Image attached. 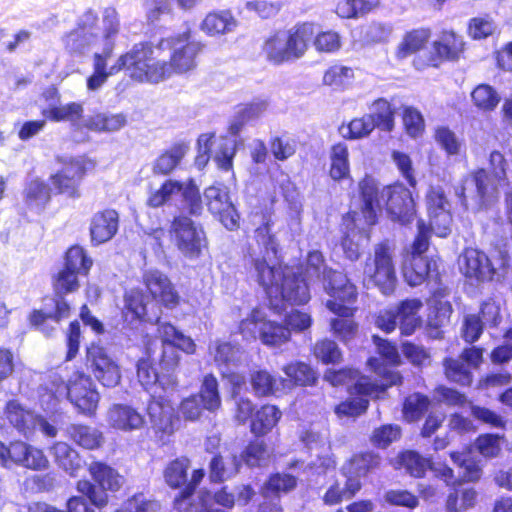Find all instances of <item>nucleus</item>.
<instances>
[{
  "instance_id": "49",
  "label": "nucleus",
  "mask_w": 512,
  "mask_h": 512,
  "mask_svg": "<svg viewBox=\"0 0 512 512\" xmlns=\"http://www.w3.org/2000/svg\"><path fill=\"white\" fill-rule=\"evenodd\" d=\"M446 377L462 386H468L472 383L471 368L461 359L448 358L444 361Z\"/></svg>"
},
{
  "instance_id": "63",
  "label": "nucleus",
  "mask_w": 512,
  "mask_h": 512,
  "mask_svg": "<svg viewBox=\"0 0 512 512\" xmlns=\"http://www.w3.org/2000/svg\"><path fill=\"white\" fill-rule=\"evenodd\" d=\"M313 38V45L320 53H334L341 48V37L336 31L319 32Z\"/></svg>"
},
{
  "instance_id": "7",
  "label": "nucleus",
  "mask_w": 512,
  "mask_h": 512,
  "mask_svg": "<svg viewBox=\"0 0 512 512\" xmlns=\"http://www.w3.org/2000/svg\"><path fill=\"white\" fill-rule=\"evenodd\" d=\"M50 392L55 398H68L82 413L92 415L100 399L92 379L83 372H76L65 383L63 379L54 374L51 376Z\"/></svg>"
},
{
  "instance_id": "60",
  "label": "nucleus",
  "mask_w": 512,
  "mask_h": 512,
  "mask_svg": "<svg viewBox=\"0 0 512 512\" xmlns=\"http://www.w3.org/2000/svg\"><path fill=\"white\" fill-rule=\"evenodd\" d=\"M353 77L354 72L350 67L334 65L324 73L323 83L334 87H344L350 83Z\"/></svg>"
},
{
  "instance_id": "36",
  "label": "nucleus",
  "mask_w": 512,
  "mask_h": 512,
  "mask_svg": "<svg viewBox=\"0 0 512 512\" xmlns=\"http://www.w3.org/2000/svg\"><path fill=\"white\" fill-rule=\"evenodd\" d=\"M126 124L122 114L97 113L84 120L83 126L95 132H115Z\"/></svg>"
},
{
  "instance_id": "48",
  "label": "nucleus",
  "mask_w": 512,
  "mask_h": 512,
  "mask_svg": "<svg viewBox=\"0 0 512 512\" xmlns=\"http://www.w3.org/2000/svg\"><path fill=\"white\" fill-rule=\"evenodd\" d=\"M49 200L50 188L45 182L39 179L29 182L25 189V202L30 208L40 210Z\"/></svg>"
},
{
  "instance_id": "30",
  "label": "nucleus",
  "mask_w": 512,
  "mask_h": 512,
  "mask_svg": "<svg viewBox=\"0 0 512 512\" xmlns=\"http://www.w3.org/2000/svg\"><path fill=\"white\" fill-rule=\"evenodd\" d=\"M288 208L286 212L285 228L282 231L287 240H293L302 232L303 203L298 195L285 194Z\"/></svg>"
},
{
  "instance_id": "51",
  "label": "nucleus",
  "mask_w": 512,
  "mask_h": 512,
  "mask_svg": "<svg viewBox=\"0 0 512 512\" xmlns=\"http://www.w3.org/2000/svg\"><path fill=\"white\" fill-rule=\"evenodd\" d=\"M92 264V259L80 246H73L66 253L64 266L78 275H87Z\"/></svg>"
},
{
  "instance_id": "50",
  "label": "nucleus",
  "mask_w": 512,
  "mask_h": 512,
  "mask_svg": "<svg viewBox=\"0 0 512 512\" xmlns=\"http://www.w3.org/2000/svg\"><path fill=\"white\" fill-rule=\"evenodd\" d=\"M190 461L187 458H177L171 461L164 470V479L171 488H179L187 482V471Z\"/></svg>"
},
{
  "instance_id": "34",
  "label": "nucleus",
  "mask_w": 512,
  "mask_h": 512,
  "mask_svg": "<svg viewBox=\"0 0 512 512\" xmlns=\"http://www.w3.org/2000/svg\"><path fill=\"white\" fill-rule=\"evenodd\" d=\"M83 112L81 103L71 102L63 105L49 104L42 110V115L55 122L68 121L78 126Z\"/></svg>"
},
{
  "instance_id": "47",
  "label": "nucleus",
  "mask_w": 512,
  "mask_h": 512,
  "mask_svg": "<svg viewBox=\"0 0 512 512\" xmlns=\"http://www.w3.org/2000/svg\"><path fill=\"white\" fill-rule=\"evenodd\" d=\"M280 418L281 412L276 406L265 405L257 411L251 430L255 434H265L277 424Z\"/></svg>"
},
{
  "instance_id": "35",
  "label": "nucleus",
  "mask_w": 512,
  "mask_h": 512,
  "mask_svg": "<svg viewBox=\"0 0 512 512\" xmlns=\"http://www.w3.org/2000/svg\"><path fill=\"white\" fill-rule=\"evenodd\" d=\"M403 276L410 286L422 284L430 271V262L421 255H410L403 265Z\"/></svg>"
},
{
  "instance_id": "54",
  "label": "nucleus",
  "mask_w": 512,
  "mask_h": 512,
  "mask_svg": "<svg viewBox=\"0 0 512 512\" xmlns=\"http://www.w3.org/2000/svg\"><path fill=\"white\" fill-rule=\"evenodd\" d=\"M251 386L257 396H269L278 390L277 379L266 370L251 374Z\"/></svg>"
},
{
  "instance_id": "21",
  "label": "nucleus",
  "mask_w": 512,
  "mask_h": 512,
  "mask_svg": "<svg viewBox=\"0 0 512 512\" xmlns=\"http://www.w3.org/2000/svg\"><path fill=\"white\" fill-rule=\"evenodd\" d=\"M357 297L351 301H342L339 298H331L326 301V307L334 314L342 317L331 320V329L333 333L343 342L348 343L354 339L358 332L357 324L351 319L354 309L351 307Z\"/></svg>"
},
{
  "instance_id": "11",
  "label": "nucleus",
  "mask_w": 512,
  "mask_h": 512,
  "mask_svg": "<svg viewBox=\"0 0 512 512\" xmlns=\"http://www.w3.org/2000/svg\"><path fill=\"white\" fill-rule=\"evenodd\" d=\"M240 333L246 339H256L257 331L261 342L270 347L280 346L290 339V329L266 319L265 314L254 309L239 325Z\"/></svg>"
},
{
  "instance_id": "56",
  "label": "nucleus",
  "mask_w": 512,
  "mask_h": 512,
  "mask_svg": "<svg viewBox=\"0 0 512 512\" xmlns=\"http://www.w3.org/2000/svg\"><path fill=\"white\" fill-rule=\"evenodd\" d=\"M126 320L131 315V319H145L146 304L143 293L139 290H130L125 295V312Z\"/></svg>"
},
{
  "instance_id": "64",
  "label": "nucleus",
  "mask_w": 512,
  "mask_h": 512,
  "mask_svg": "<svg viewBox=\"0 0 512 512\" xmlns=\"http://www.w3.org/2000/svg\"><path fill=\"white\" fill-rule=\"evenodd\" d=\"M121 510L125 512H159L160 504L139 493L129 498Z\"/></svg>"
},
{
  "instance_id": "3",
  "label": "nucleus",
  "mask_w": 512,
  "mask_h": 512,
  "mask_svg": "<svg viewBox=\"0 0 512 512\" xmlns=\"http://www.w3.org/2000/svg\"><path fill=\"white\" fill-rule=\"evenodd\" d=\"M491 173L484 168L467 175L462 184L455 188V194L461 204L468 208L469 199L478 210L486 209L498 199L499 186L506 180L507 162L502 153L493 151L489 156Z\"/></svg>"
},
{
  "instance_id": "4",
  "label": "nucleus",
  "mask_w": 512,
  "mask_h": 512,
  "mask_svg": "<svg viewBox=\"0 0 512 512\" xmlns=\"http://www.w3.org/2000/svg\"><path fill=\"white\" fill-rule=\"evenodd\" d=\"M162 49L150 43H137L118 58L114 72L125 70L126 74L136 82L159 83L169 78L171 67L167 61L157 60Z\"/></svg>"
},
{
  "instance_id": "26",
  "label": "nucleus",
  "mask_w": 512,
  "mask_h": 512,
  "mask_svg": "<svg viewBox=\"0 0 512 512\" xmlns=\"http://www.w3.org/2000/svg\"><path fill=\"white\" fill-rule=\"evenodd\" d=\"M238 21L228 10L208 13L200 24V29L209 36H219L233 32Z\"/></svg>"
},
{
  "instance_id": "24",
  "label": "nucleus",
  "mask_w": 512,
  "mask_h": 512,
  "mask_svg": "<svg viewBox=\"0 0 512 512\" xmlns=\"http://www.w3.org/2000/svg\"><path fill=\"white\" fill-rule=\"evenodd\" d=\"M119 215L113 209H106L94 214L90 224L91 241L102 244L110 239L118 231Z\"/></svg>"
},
{
  "instance_id": "1",
  "label": "nucleus",
  "mask_w": 512,
  "mask_h": 512,
  "mask_svg": "<svg viewBox=\"0 0 512 512\" xmlns=\"http://www.w3.org/2000/svg\"><path fill=\"white\" fill-rule=\"evenodd\" d=\"M271 220H267L255 230L257 246L251 245L246 256L249 272L264 288L271 306L276 312L284 309L285 303L306 304L310 300L308 280L322 279L323 288L331 298H339L348 303L357 297V289L342 272L327 270L323 255L319 251L308 254L305 276L299 277L300 268L275 267L271 264L276 257L278 242L272 234Z\"/></svg>"
},
{
  "instance_id": "37",
  "label": "nucleus",
  "mask_w": 512,
  "mask_h": 512,
  "mask_svg": "<svg viewBox=\"0 0 512 512\" xmlns=\"http://www.w3.org/2000/svg\"><path fill=\"white\" fill-rule=\"evenodd\" d=\"M89 471L93 479L103 489L116 491L122 486L123 477L119 475L115 469L105 463L93 462L89 466Z\"/></svg>"
},
{
  "instance_id": "45",
  "label": "nucleus",
  "mask_w": 512,
  "mask_h": 512,
  "mask_svg": "<svg viewBox=\"0 0 512 512\" xmlns=\"http://www.w3.org/2000/svg\"><path fill=\"white\" fill-rule=\"evenodd\" d=\"M430 38V31L427 29H417L408 32L397 49L398 58H406L420 49H422Z\"/></svg>"
},
{
  "instance_id": "59",
  "label": "nucleus",
  "mask_w": 512,
  "mask_h": 512,
  "mask_svg": "<svg viewBox=\"0 0 512 512\" xmlns=\"http://www.w3.org/2000/svg\"><path fill=\"white\" fill-rule=\"evenodd\" d=\"M476 500V492L473 489L455 491L448 496L446 506L449 512H461L472 507Z\"/></svg>"
},
{
  "instance_id": "2",
  "label": "nucleus",
  "mask_w": 512,
  "mask_h": 512,
  "mask_svg": "<svg viewBox=\"0 0 512 512\" xmlns=\"http://www.w3.org/2000/svg\"><path fill=\"white\" fill-rule=\"evenodd\" d=\"M363 201L362 213L365 222L373 225L377 212L386 207L394 220L402 224L410 222L414 214V201L411 192L402 184L379 187L373 178L366 177L359 184Z\"/></svg>"
},
{
  "instance_id": "27",
  "label": "nucleus",
  "mask_w": 512,
  "mask_h": 512,
  "mask_svg": "<svg viewBox=\"0 0 512 512\" xmlns=\"http://www.w3.org/2000/svg\"><path fill=\"white\" fill-rule=\"evenodd\" d=\"M422 307L419 299H406L399 304L396 314L402 335L410 336L420 327L422 321L418 313Z\"/></svg>"
},
{
  "instance_id": "31",
  "label": "nucleus",
  "mask_w": 512,
  "mask_h": 512,
  "mask_svg": "<svg viewBox=\"0 0 512 512\" xmlns=\"http://www.w3.org/2000/svg\"><path fill=\"white\" fill-rule=\"evenodd\" d=\"M241 460L235 454L216 455L210 461V479L214 482H223L236 475Z\"/></svg>"
},
{
  "instance_id": "41",
  "label": "nucleus",
  "mask_w": 512,
  "mask_h": 512,
  "mask_svg": "<svg viewBox=\"0 0 512 512\" xmlns=\"http://www.w3.org/2000/svg\"><path fill=\"white\" fill-rule=\"evenodd\" d=\"M120 17L116 8L109 6L102 11V37L107 45V53L112 52L115 39L120 31Z\"/></svg>"
},
{
  "instance_id": "44",
  "label": "nucleus",
  "mask_w": 512,
  "mask_h": 512,
  "mask_svg": "<svg viewBox=\"0 0 512 512\" xmlns=\"http://www.w3.org/2000/svg\"><path fill=\"white\" fill-rule=\"evenodd\" d=\"M199 397L205 410L216 412L221 407V397L218 389V381L215 376L208 374L204 377Z\"/></svg>"
},
{
  "instance_id": "55",
  "label": "nucleus",
  "mask_w": 512,
  "mask_h": 512,
  "mask_svg": "<svg viewBox=\"0 0 512 512\" xmlns=\"http://www.w3.org/2000/svg\"><path fill=\"white\" fill-rule=\"evenodd\" d=\"M452 461L462 470L461 477L465 481H476L481 477L482 470L480 466L466 453L452 452L450 454Z\"/></svg>"
},
{
  "instance_id": "19",
  "label": "nucleus",
  "mask_w": 512,
  "mask_h": 512,
  "mask_svg": "<svg viewBox=\"0 0 512 512\" xmlns=\"http://www.w3.org/2000/svg\"><path fill=\"white\" fill-rule=\"evenodd\" d=\"M178 249L188 257H197L204 242V232L197 228L194 222L185 216L176 217L172 223Z\"/></svg>"
},
{
  "instance_id": "12",
  "label": "nucleus",
  "mask_w": 512,
  "mask_h": 512,
  "mask_svg": "<svg viewBox=\"0 0 512 512\" xmlns=\"http://www.w3.org/2000/svg\"><path fill=\"white\" fill-rule=\"evenodd\" d=\"M506 265V257L492 260L484 252L474 248H467L460 258V269L464 275L482 282L499 280Z\"/></svg>"
},
{
  "instance_id": "6",
  "label": "nucleus",
  "mask_w": 512,
  "mask_h": 512,
  "mask_svg": "<svg viewBox=\"0 0 512 512\" xmlns=\"http://www.w3.org/2000/svg\"><path fill=\"white\" fill-rule=\"evenodd\" d=\"M368 365L378 374L384 373L383 381L378 384L367 376H359L358 372L352 369H342L338 371L328 370L324 374V379L333 386L347 385L351 395H369L378 398L384 390L392 385L401 382V376L396 371H386L379 366V360L370 358Z\"/></svg>"
},
{
  "instance_id": "43",
  "label": "nucleus",
  "mask_w": 512,
  "mask_h": 512,
  "mask_svg": "<svg viewBox=\"0 0 512 512\" xmlns=\"http://www.w3.org/2000/svg\"><path fill=\"white\" fill-rule=\"evenodd\" d=\"M371 116L373 122L375 123V128L390 132L394 128V111L391 107V104L385 99H378L373 102L370 107V113L367 114Z\"/></svg>"
},
{
  "instance_id": "20",
  "label": "nucleus",
  "mask_w": 512,
  "mask_h": 512,
  "mask_svg": "<svg viewBox=\"0 0 512 512\" xmlns=\"http://www.w3.org/2000/svg\"><path fill=\"white\" fill-rule=\"evenodd\" d=\"M143 283L151 297L164 307L174 309L180 303V295L166 274L150 269L143 274Z\"/></svg>"
},
{
  "instance_id": "9",
  "label": "nucleus",
  "mask_w": 512,
  "mask_h": 512,
  "mask_svg": "<svg viewBox=\"0 0 512 512\" xmlns=\"http://www.w3.org/2000/svg\"><path fill=\"white\" fill-rule=\"evenodd\" d=\"M181 196L184 208L192 215H199L203 210L202 199L197 185L193 179L180 182L168 179L156 190L152 191L147 199V205L158 208L172 202Z\"/></svg>"
},
{
  "instance_id": "33",
  "label": "nucleus",
  "mask_w": 512,
  "mask_h": 512,
  "mask_svg": "<svg viewBox=\"0 0 512 512\" xmlns=\"http://www.w3.org/2000/svg\"><path fill=\"white\" fill-rule=\"evenodd\" d=\"M189 150L188 144L184 142L176 143L168 150L162 153L153 164V173L168 175L180 164Z\"/></svg>"
},
{
  "instance_id": "8",
  "label": "nucleus",
  "mask_w": 512,
  "mask_h": 512,
  "mask_svg": "<svg viewBox=\"0 0 512 512\" xmlns=\"http://www.w3.org/2000/svg\"><path fill=\"white\" fill-rule=\"evenodd\" d=\"M378 463V457L370 453L354 456L342 468V473L346 478L344 487L336 482L324 495V502L328 505H334L344 498L353 497L361 488L360 478L365 476Z\"/></svg>"
},
{
  "instance_id": "23",
  "label": "nucleus",
  "mask_w": 512,
  "mask_h": 512,
  "mask_svg": "<svg viewBox=\"0 0 512 512\" xmlns=\"http://www.w3.org/2000/svg\"><path fill=\"white\" fill-rule=\"evenodd\" d=\"M5 415L9 423L27 439L37 430L38 415L26 409L17 400L7 402Z\"/></svg>"
},
{
  "instance_id": "42",
  "label": "nucleus",
  "mask_w": 512,
  "mask_h": 512,
  "mask_svg": "<svg viewBox=\"0 0 512 512\" xmlns=\"http://www.w3.org/2000/svg\"><path fill=\"white\" fill-rule=\"evenodd\" d=\"M348 147L344 143H337L331 148L330 176L334 180L346 178L350 172Z\"/></svg>"
},
{
  "instance_id": "15",
  "label": "nucleus",
  "mask_w": 512,
  "mask_h": 512,
  "mask_svg": "<svg viewBox=\"0 0 512 512\" xmlns=\"http://www.w3.org/2000/svg\"><path fill=\"white\" fill-rule=\"evenodd\" d=\"M147 414L156 434L171 436L180 426L171 400L157 391L151 392Z\"/></svg>"
},
{
  "instance_id": "14",
  "label": "nucleus",
  "mask_w": 512,
  "mask_h": 512,
  "mask_svg": "<svg viewBox=\"0 0 512 512\" xmlns=\"http://www.w3.org/2000/svg\"><path fill=\"white\" fill-rule=\"evenodd\" d=\"M0 464L5 468L18 465L32 470H42L47 468L48 460L42 450L25 442L15 441L6 446L0 441Z\"/></svg>"
},
{
  "instance_id": "25",
  "label": "nucleus",
  "mask_w": 512,
  "mask_h": 512,
  "mask_svg": "<svg viewBox=\"0 0 512 512\" xmlns=\"http://www.w3.org/2000/svg\"><path fill=\"white\" fill-rule=\"evenodd\" d=\"M209 350L222 375H226V370L237 368L245 360V351L239 345L230 342L216 341Z\"/></svg>"
},
{
  "instance_id": "28",
  "label": "nucleus",
  "mask_w": 512,
  "mask_h": 512,
  "mask_svg": "<svg viewBox=\"0 0 512 512\" xmlns=\"http://www.w3.org/2000/svg\"><path fill=\"white\" fill-rule=\"evenodd\" d=\"M56 464L67 474L76 477L83 469V461L78 452L65 442H56L51 447Z\"/></svg>"
},
{
  "instance_id": "57",
  "label": "nucleus",
  "mask_w": 512,
  "mask_h": 512,
  "mask_svg": "<svg viewBox=\"0 0 512 512\" xmlns=\"http://www.w3.org/2000/svg\"><path fill=\"white\" fill-rule=\"evenodd\" d=\"M296 486V479L288 474H276L270 477L263 489L265 499L277 496L280 492H288Z\"/></svg>"
},
{
  "instance_id": "13",
  "label": "nucleus",
  "mask_w": 512,
  "mask_h": 512,
  "mask_svg": "<svg viewBox=\"0 0 512 512\" xmlns=\"http://www.w3.org/2000/svg\"><path fill=\"white\" fill-rule=\"evenodd\" d=\"M190 33L184 32L180 35L161 39L158 43V49L172 50L170 62L171 67L169 78L174 74H183L193 70L196 67V56L201 51V45L198 42L189 41Z\"/></svg>"
},
{
  "instance_id": "61",
  "label": "nucleus",
  "mask_w": 512,
  "mask_h": 512,
  "mask_svg": "<svg viewBox=\"0 0 512 512\" xmlns=\"http://www.w3.org/2000/svg\"><path fill=\"white\" fill-rule=\"evenodd\" d=\"M284 373L299 385H310L316 380L315 372L305 363H293L283 368Z\"/></svg>"
},
{
  "instance_id": "39",
  "label": "nucleus",
  "mask_w": 512,
  "mask_h": 512,
  "mask_svg": "<svg viewBox=\"0 0 512 512\" xmlns=\"http://www.w3.org/2000/svg\"><path fill=\"white\" fill-rule=\"evenodd\" d=\"M62 42L65 50L71 55H84L97 40L91 33L87 34L75 28L62 37Z\"/></svg>"
},
{
  "instance_id": "52",
  "label": "nucleus",
  "mask_w": 512,
  "mask_h": 512,
  "mask_svg": "<svg viewBox=\"0 0 512 512\" xmlns=\"http://www.w3.org/2000/svg\"><path fill=\"white\" fill-rule=\"evenodd\" d=\"M474 105L483 111H492L500 101L496 90L487 84L478 85L471 93Z\"/></svg>"
},
{
  "instance_id": "32",
  "label": "nucleus",
  "mask_w": 512,
  "mask_h": 512,
  "mask_svg": "<svg viewBox=\"0 0 512 512\" xmlns=\"http://www.w3.org/2000/svg\"><path fill=\"white\" fill-rule=\"evenodd\" d=\"M69 438L84 449H97L104 442L101 431L82 424H72L66 429Z\"/></svg>"
},
{
  "instance_id": "46",
  "label": "nucleus",
  "mask_w": 512,
  "mask_h": 512,
  "mask_svg": "<svg viewBox=\"0 0 512 512\" xmlns=\"http://www.w3.org/2000/svg\"><path fill=\"white\" fill-rule=\"evenodd\" d=\"M374 129L373 119L365 114L362 117L352 119L347 125H342L340 134L346 139L356 140L368 137Z\"/></svg>"
},
{
  "instance_id": "62",
  "label": "nucleus",
  "mask_w": 512,
  "mask_h": 512,
  "mask_svg": "<svg viewBox=\"0 0 512 512\" xmlns=\"http://www.w3.org/2000/svg\"><path fill=\"white\" fill-rule=\"evenodd\" d=\"M269 458L270 451L259 441L251 443L242 454V459L251 467L266 465Z\"/></svg>"
},
{
  "instance_id": "53",
  "label": "nucleus",
  "mask_w": 512,
  "mask_h": 512,
  "mask_svg": "<svg viewBox=\"0 0 512 512\" xmlns=\"http://www.w3.org/2000/svg\"><path fill=\"white\" fill-rule=\"evenodd\" d=\"M430 401L428 397L414 393L408 396L403 405V416L408 422L418 420L428 409Z\"/></svg>"
},
{
  "instance_id": "38",
  "label": "nucleus",
  "mask_w": 512,
  "mask_h": 512,
  "mask_svg": "<svg viewBox=\"0 0 512 512\" xmlns=\"http://www.w3.org/2000/svg\"><path fill=\"white\" fill-rule=\"evenodd\" d=\"M431 460L423 457L416 451L407 450L398 455L396 467L404 469L409 475L420 478L423 477L427 469H429Z\"/></svg>"
},
{
  "instance_id": "10",
  "label": "nucleus",
  "mask_w": 512,
  "mask_h": 512,
  "mask_svg": "<svg viewBox=\"0 0 512 512\" xmlns=\"http://www.w3.org/2000/svg\"><path fill=\"white\" fill-rule=\"evenodd\" d=\"M394 247L388 241L374 246L373 255L366 261L364 274L384 295H390L396 286Z\"/></svg>"
},
{
  "instance_id": "29",
  "label": "nucleus",
  "mask_w": 512,
  "mask_h": 512,
  "mask_svg": "<svg viewBox=\"0 0 512 512\" xmlns=\"http://www.w3.org/2000/svg\"><path fill=\"white\" fill-rule=\"evenodd\" d=\"M463 49L462 40L453 32H444L439 40L433 43L432 65L437 66L439 61L454 60Z\"/></svg>"
},
{
  "instance_id": "16",
  "label": "nucleus",
  "mask_w": 512,
  "mask_h": 512,
  "mask_svg": "<svg viewBox=\"0 0 512 512\" xmlns=\"http://www.w3.org/2000/svg\"><path fill=\"white\" fill-rule=\"evenodd\" d=\"M86 366L103 386L115 387L119 384L120 368L102 346L91 344L87 347Z\"/></svg>"
},
{
  "instance_id": "17",
  "label": "nucleus",
  "mask_w": 512,
  "mask_h": 512,
  "mask_svg": "<svg viewBox=\"0 0 512 512\" xmlns=\"http://www.w3.org/2000/svg\"><path fill=\"white\" fill-rule=\"evenodd\" d=\"M203 196L208 210L217 215L227 229L238 227L239 216L230 201L227 187L220 183L211 185L204 190Z\"/></svg>"
},
{
  "instance_id": "40",
  "label": "nucleus",
  "mask_w": 512,
  "mask_h": 512,
  "mask_svg": "<svg viewBox=\"0 0 512 512\" xmlns=\"http://www.w3.org/2000/svg\"><path fill=\"white\" fill-rule=\"evenodd\" d=\"M379 4V0H341L336 6V13L341 18H358L372 11Z\"/></svg>"
},
{
  "instance_id": "5",
  "label": "nucleus",
  "mask_w": 512,
  "mask_h": 512,
  "mask_svg": "<svg viewBox=\"0 0 512 512\" xmlns=\"http://www.w3.org/2000/svg\"><path fill=\"white\" fill-rule=\"evenodd\" d=\"M313 36L314 26L311 23H303L289 30L278 31L265 41L263 53L274 64L299 59L307 51Z\"/></svg>"
},
{
  "instance_id": "58",
  "label": "nucleus",
  "mask_w": 512,
  "mask_h": 512,
  "mask_svg": "<svg viewBox=\"0 0 512 512\" xmlns=\"http://www.w3.org/2000/svg\"><path fill=\"white\" fill-rule=\"evenodd\" d=\"M78 274L65 266L54 277L53 286L57 295L72 293L79 288Z\"/></svg>"
},
{
  "instance_id": "22",
  "label": "nucleus",
  "mask_w": 512,
  "mask_h": 512,
  "mask_svg": "<svg viewBox=\"0 0 512 512\" xmlns=\"http://www.w3.org/2000/svg\"><path fill=\"white\" fill-rule=\"evenodd\" d=\"M106 421L111 428L123 432L140 430L145 425L144 416L125 404H113L107 411Z\"/></svg>"
},
{
  "instance_id": "18",
  "label": "nucleus",
  "mask_w": 512,
  "mask_h": 512,
  "mask_svg": "<svg viewBox=\"0 0 512 512\" xmlns=\"http://www.w3.org/2000/svg\"><path fill=\"white\" fill-rule=\"evenodd\" d=\"M62 162V168L50 177L51 184L60 194L78 197V187L85 175L87 161L83 158H69Z\"/></svg>"
}]
</instances>
